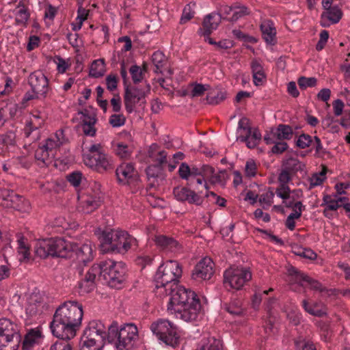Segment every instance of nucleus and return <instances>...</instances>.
Returning a JSON list of instances; mask_svg holds the SVG:
<instances>
[{
	"label": "nucleus",
	"instance_id": "e2e57ef3",
	"mask_svg": "<svg viewBox=\"0 0 350 350\" xmlns=\"http://www.w3.org/2000/svg\"><path fill=\"white\" fill-rule=\"evenodd\" d=\"M312 145L315 149V155L317 157H323L326 153V150L323 147L321 139L319 137L315 136Z\"/></svg>",
	"mask_w": 350,
	"mask_h": 350
},
{
	"label": "nucleus",
	"instance_id": "2eb2a0df",
	"mask_svg": "<svg viewBox=\"0 0 350 350\" xmlns=\"http://www.w3.org/2000/svg\"><path fill=\"white\" fill-rule=\"evenodd\" d=\"M21 305L25 308L27 316L34 317L42 312L44 299L40 293L33 292L24 295Z\"/></svg>",
	"mask_w": 350,
	"mask_h": 350
},
{
	"label": "nucleus",
	"instance_id": "c9c22d12",
	"mask_svg": "<svg viewBox=\"0 0 350 350\" xmlns=\"http://www.w3.org/2000/svg\"><path fill=\"white\" fill-rule=\"evenodd\" d=\"M274 135L280 140L290 139L293 135V131L289 125L281 124L278 126Z\"/></svg>",
	"mask_w": 350,
	"mask_h": 350
},
{
	"label": "nucleus",
	"instance_id": "f8f14e48",
	"mask_svg": "<svg viewBox=\"0 0 350 350\" xmlns=\"http://www.w3.org/2000/svg\"><path fill=\"white\" fill-rule=\"evenodd\" d=\"M171 297L167 304V311L171 313L172 311H178L183 306L199 299L198 295L190 289L178 285L170 287Z\"/></svg>",
	"mask_w": 350,
	"mask_h": 350
},
{
	"label": "nucleus",
	"instance_id": "052dcab7",
	"mask_svg": "<svg viewBox=\"0 0 350 350\" xmlns=\"http://www.w3.org/2000/svg\"><path fill=\"white\" fill-rule=\"evenodd\" d=\"M126 118L122 114H113L110 116L109 122L113 127H120L125 124Z\"/></svg>",
	"mask_w": 350,
	"mask_h": 350
},
{
	"label": "nucleus",
	"instance_id": "1a4fd4ad",
	"mask_svg": "<svg viewBox=\"0 0 350 350\" xmlns=\"http://www.w3.org/2000/svg\"><path fill=\"white\" fill-rule=\"evenodd\" d=\"M150 329L158 339L166 345L176 347L179 342L177 327L167 319H160L153 322Z\"/></svg>",
	"mask_w": 350,
	"mask_h": 350
},
{
	"label": "nucleus",
	"instance_id": "423d86ee",
	"mask_svg": "<svg viewBox=\"0 0 350 350\" xmlns=\"http://www.w3.org/2000/svg\"><path fill=\"white\" fill-rule=\"evenodd\" d=\"M206 192L202 194V191H195L187 187H176L174 188L173 193L175 198L180 202H187L190 204L202 206L204 198H213L215 203L219 206H226V200L217 196L213 191H208L207 184L205 183Z\"/></svg>",
	"mask_w": 350,
	"mask_h": 350
},
{
	"label": "nucleus",
	"instance_id": "39448f33",
	"mask_svg": "<svg viewBox=\"0 0 350 350\" xmlns=\"http://www.w3.org/2000/svg\"><path fill=\"white\" fill-rule=\"evenodd\" d=\"M180 264H161L156 273L155 293L158 296L167 295V291L177 285L176 282L182 275Z\"/></svg>",
	"mask_w": 350,
	"mask_h": 350
},
{
	"label": "nucleus",
	"instance_id": "bf43d9fd",
	"mask_svg": "<svg viewBox=\"0 0 350 350\" xmlns=\"http://www.w3.org/2000/svg\"><path fill=\"white\" fill-rule=\"evenodd\" d=\"M247 14H249V12L247 7L244 5H234V12L230 20L231 21H236Z\"/></svg>",
	"mask_w": 350,
	"mask_h": 350
},
{
	"label": "nucleus",
	"instance_id": "f3484780",
	"mask_svg": "<svg viewBox=\"0 0 350 350\" xmlns=\"http://www.w3.org/2000/svg\"><path fill=\"white\" fill-rule=\"evenodd\" d=\"M146 91L137 87H126L124 90V102L126 111L131 113L137 103L142 101V104L146 102L142 101L146 97Z\"/></svg>",
	"mask_w": 350,
	"mask_h": 350
},
{
	"label": "nucleus",
	"instance_id": "49530a36",
	"mask_svg": "<svg viewBox=\"0 0 350 350\" xmlns=\"http://www.w3.org/2000/svg\"><path fill=\"white\" fill-rule=\"evenodd\" d=\"M226 310L233 315H241L243 312L242 302L239 299H234L226 307Z\"/></svg>",
	"mask_w": 350,
	"mask_h": 350
},
{
	"label": "nucleus",
	"instance_id": "c85d7f7f",
	"mask_svg": "<svg viewBox=\"0 0 350 350\" xmlns=\"http://www.w3.org/2000/svg\"><path fill=\"white\" fill-rule=\"evenodd\" d=\"M251 69L253 76V81L255 85H261L266 79L262 64L257 60H253L251 63Z\"/></svg>",
	"mask_w": 350,
	"mask_h": 350
},
{
	"label": "nucleus",
	"instance_id": "4468645a",
	"mask_svg": "<svg viewBox=\"0 0 350 350\" xmlns=\"http://www.w3.org/2000/svg\"><path fill=\"white\" fill-rule=\"evenodd\" d=\"M55 144L51 139H46L45 143L35 151V159L41 167L49 165L57 156V150L54 148Z\"/></svg>",
	"mask_w": 350,
	"mask_h": 350
},
{
	"label": "nucleus",
	"instance_id": "393cba45",
	"mask_svg": "<svg viewBox=\"0 0 350 350\" xmlns=\"http://www.w3.org/2000/svg\"><path fill=\"white\" fill-rule=\"evenodd\" d=\"M152 62L155 67L154 70V72L160 73L164 76L172 75V72L171 70L166 66L167 59L162 52L159 51H155L152 55Z\"/></svg>",
	"mask_w": 350,
	"mask_h": 350
},
{
	"label": "nucleus",
	"instance_id": "864d4df0",
	"mask_svg": "<svg viewBox=\"0 0 350 350\" xmlns=\"http://www.w3.org/2000/svg\"><path fill=\"white\" fill-rule=\"evenodd\" d=\"M191 90L189 93L191 97H198L204 94V93L209 88L208 85H203L201 83H193L191 85Z\"/></svg>",
	"mask_w": 350,
	"mask_h": 350
},
{
	"label": "nucleus",
	"instance_id": "f257e3e1",
	"mask_svg": "<svg viewBox=\"0 0 350 350\" xmlns=\"http://www.w3.org/2000/svg\"><path fill=\"white\" fill-rule=\"evenodd\" d=\"M82 305L75 301H66L53 314L50 327L53 334L62 340H70L76 335L83 318Z\"/></svg>",
	"mask_w": 350,
	"mask_h": 350
},
{
	"label": "nucleus",
	"instance_id": "a211bd4d",
	"mask_svg": "<svg viewBox=\"0 0 350 350\" xmlns=\"http://www.w3.org/2000/svg\"><path fill=\"white\" fill-rule=\"evenodd\" d=\"M28 83L34 92L44 97L46 96L49 91V81L43 72L37 70L31 73L28 77Z\"/></svg>",
	"mask_w": 350,
	"mask_h": 350
},
{
	"label": "nucleus",
	"instance_id": "6e6d98bb",
	"mask_svg": "<svg viewBox=\"0 0 350 350\" xmlns=\"http://www.w3.org/2000/svg\"><path fill=\"white\" fill-rule=\"evenodd\" d=\"M345 198L334 196V198L332 201H329V204L327 205L324 210V215L327 216V212L329 211H336L339 207L342 206L341 202Z\"/></svg>",
	"mask_w": 350,
	"mask_h": 350
},
{
	"label": "nucleus",
	"instance_id": "7ed1b4c3",
	"mask_svg": "<svg viewBox=\"0 0 350 350\" xmlns=\"http://www.w3.org/2000/svg\"><path fill=\"white\" fill-rule=\"evenodd\" d=\"M286 271L290 284H299L302 287L308 286L310 290L320 293L322 298L336 297L338 295V289L327 288L319 280L292 265L286 267Z\"/></svg>",
	"mask_w": 350,
	"mask_h": 350
},
{
	"label": "nucleus",
	"instance_id": "ddd939ff",
	"mask_svg": "<svg viewBox=\"0 0 350 350\" xmlns=\"http://www.w3.org/2000/svg\"><path fill=\"white\" fill-rule=\"evenodd\" d=\"M95 234L100 240L102 251L114 253L115 250H117V243L126 235V232L114 229H98Z\"/></svg>",
	"mask_w": 350,
	"mask_h": 350
},
{
	"label": "nucleus",
	"instance_id": "f03ea898",
	"mask_svg": "<svg viewBox=\"0 0 350 350\" xmlns=\"http://www.w3.org/2000/svg\"><path fill=\"white\" fill-rule=\"evenodd\" d=\"M73 247L62 238L39 240L34 247L35 256L40 259L67 258L73 254Z\"/></svg>",
	"mask_w": 350,
	"mask_h": 350
},
{
	"label": "nucleus",
	"instance_id": "cd10ccee",
	"mask_svg": "<svg viewBox=\"0 0 350 350\" xmlns=\"http://www.w3.org/2000/svg\"><path fill=\"white\" fill-rule=\"evenodd\" d=\"M42 338V333L38 329H32L28 332L23 341V350H31L33 347L38 344Z\"/></svg>",
	"mask_w": 350,
	"mask_h": 350
},
{
	"label": "nucleus",
	"instance_id": "4c0bfd02",
	"mask_svg": "<svg viewBox=\"0 0 350 350\" xmlns=\"http://www.w3.org/2000/svg\"><path fill=\"white\" fill-rule=\"evenodd\" d=\"M53 225L55 228H59V232L69 229H76L78 226V224L75 221H68L64 217L55 218Z\"/></svg>",
	"mask_w": 350,
	"mask_h": 350
},
{
	"label": "nucleus",
	"instance_id": "8fccbe9b",
	"mask_svg": "<svg viewBox=\"0 0 350 350\" xmlns=\"http://www.w3.org/2000/svg\"><path fill=\"white\" fill-rule=\"evenodd\" d=\"M274 196L275 193L269 188L267 192L260 196L258 201L263 205L264 208L269 207L273 203Z\"/></svg>",
	"mask_w": 350,
	"mask_h": 350
},
{
	"label": "nucleus",
	"instance_id": "a878e982",
	"mask_svg": "<svg viewBox=\"0 0 350 350\" xmlns=\"http://www.w3.org/2000/svg\"><path fill=\"white\" fill-rule=\"evenodd\" d=\"M214 271L211 264H196L193 270L192 278L197 282L208 280L211 278Z\"/></svg>",
	"mask_w": 350,
	"mask_h": 350
},
{
	"label": "nucleus",
	"instance_id": "3c124183",
	"mask_svg": "<svg viewBox=\"0 0 350 350\" xmlns=\"http://www.w3.org/2000/svg\"><path fill=\"white\" fill-rule=\"evenodd\" d=\"M298 85L301 90H306L308 88L315 87L317 83V79L315 77H300L297 80Z\"/></svg>",
	"mask_w": 350,
	"mask_h": 350
},
{
	"label": "nucleus",
	"instance_id": "412c9836",
	"mask_svg": "<svg viewBox=\"0 0 350 350\" xmlns=\"http://www.w3.org/2000/svg\"><path fill=\"white\" fill-rule=\"evenodd\" d=\"M98 271L95 265L92 266L90 269L87 271L84 279H83L78 284V293L80 295H85L92 291L95 286L94 279Z\"/></svg>",
	"mask_w": 350,
	"mask_h": 350
},
{
	"label": "nucleus",
	"instance_id": "0eeeda50",
	"mask_svg": "<svg viewBox=\"0 0 350 350\" xmlns=\"http://www.w3.org/2000/svg\"><path fill=\"white\" fill-rule=\"evenodd\" d=\"M137 334L135 325L126 323L119 327L113 321L109 325L108 342L114 344L118 350H123L137 337Z\"/></svg>",
	"mask_w": 350,
	"mask_h": 350
},
{
	"label": "nucleus",
	"instance_id": "de8ad7c7",
	"mask_svg": "<svg viewBox=\"0 0 350 350\" xmlns=\"http://www.w3.org/2000/svg\"><path fill=\"white\" fill-rule=\"evenodd\" d=\"M132 80L135 84L139 83L142 81L144 73L141 67L137 65H133L129 68Z\"/></svg>",
	"mask_w": 350,
	"mask_h": 350
},
{
	"label": "nucleus",
	"instance_id": "603ef678",
	"mask_svg": "<svg viewBox=\"0 0 350 350\" xmlns=\"http://www.w3.org/2000/svg\"><path fill=\"white\" fill-rule=\"evenodd\" d=\"M195 5V3H190L185 7L180 21L181 24L185 23L193 17L195 12L193 8Z\"/></svg>",
	"mask_w": 350,
	"mask_h": 350
},
{
	"label": "nucleus",
	"instance_id": "4be33fe9",
	"mask_svg": "<svg viewBox=\"0 0 350 350\" xmlns=\"http://www.w3.org/2000/svg\"><path fill=\"white\" fill-rule=\"evenodd\" d=\"M44 120L40 118L39 116L33 115L30 121L26 124L24 129L26 137H31V140L35 142L40 138L39 129L43 125Z\"/></svg>",
	"mask_w": 350,
	"mask_h": 350
},
{
	"label": "nucleus",
	"instance_id": "ea45409f",
	"mask_svg": "<svg viewBox=\"0 0 350 350\" xmlns=\"http://www.w3.org/2000/svg\"><path fill=\"white\" fill-rule=\"evenodd\" d=\"M105 72V63L102 59L94 60L90 70V75L94 77L98 78L102 77Z\"/></svg>",
	"mask_w": 350,
	"mask_h": 350
},
{
	"label": "nucleus",
	"instance_id": "a18cd8bd",
	"mask_svg": "<svg viewBox=\"0 0 350 350\" xmlns=\"http://www.w3.org/2000/svg\"><path fill=\"white\" fill-rule=\"evenodd\" d=\"M302 306L307 312L313 316L321 317L326 314V310L324 307L316 308L310 306L306 299L302 301Z\"/></svg>",
	"mask_w": 350,
	"mask_h": 350
},
{
	"label": "nucleus",
	"instance_id": "37998d69",
	"mask_svg": "<svg viewBox=\"0 0 350 350\" xmlns=\"http://www.w3.org/2000/svg\"><path fill=\"white\" fill-rule=\"evenodd\" d=\"M30 14L26 7H23L18 10L16 14L15 21L17 25L25 26L29 18Z\"/></svg>",
	"mask_w": 350,
	"mask_h": 350
},
{
	"label": "nucleus",
	"instance_id": "0e129e2a",
	"mask_svg": "<svg viewBox=\"0 0 350 350\" xmlns=\"http://www.w3.org/2000/svg\"><path fill=\"white\" fill-rule=\"evenodd\" d=\"M163 167H161L159 165H150L146 168V174L148 177L156 178L158 177L161 174Z\"/></svg>",
	"mask_w": 350,
	"mask_h": 350
},
{
	"label": "nucleus",
	"instance_id": "f704fd0d",
	"mask_svg": "<svg viewBox=\"0 0 350 350\" xmlns=\"http://www.w3.org/2000/svg\"><path fill=\"white\" fill-rule=\"evenodd\" d=\"M238 129H247V131L244 134H241L238 137V139L241 142H245L247 144L253 131V129L250 126L249 119L245 117L241 118L238 123Z\"/></svg>",
	"mask_w": 350,
	"mask_h": 350
},
{
	"label": "nucleus",
	"instance_id": "5701e85b",
	"mask_svg": "<svg viewBox=\"0 0 350 350\" xmlns=\"http://www.w3.org/2000/svg\"><path fill=\"white\" fill-rule=\"evenodd\" d=\"M221 15L217 13H211L206 16L203 21V29H200L201 36H208L212 31L216 29L221 23Z\"/></svg>",
	"mask_w": 350,
	"mask_h": 350
},
{
	"label": "nucleus",
	"instance_id": "c03bdc74",
	"mask_svg": "<svg viewBox=\"0 0 350 350\" xmlns=\"http://www.w3.org/2000/svg\"><path fill=\"white\" fill-rule=\"evenodd\" d=\"M47 139H51L54 142L55 145L54 146V148L57 150L62 145L66 144L68 142V139L64 135V130L62 129L57 131L54 136L49 137Z\"/></svg>",
	"mask_w": 350,
	"mask_h": 350
},
{
	"label": "nucleus",
	"instance_id": "680f3d73",
	"mask_svg": "<svg viewBox=\"0 0 350 350\" xmlns=\"http://www.w3.org/2000/svg\"><path fill=\"white\" fill-rule=\"evenodd\" d=\"M82 173L75 171L67 176V180L74 187H77L81 184Z\"/></svg>",
	"mask_w": 350,
	"mask_h": 350
},
{
	"label": "nucleus",
	"instance_id": "20e7f679",
	"mask_svg": "<svg viewBox=\"0 0 350 350\" xmlns=\"http://www.w3.org/2000/svg\"><path fill=\"white\" fill-rule=\"evenodd\" d=\"M85 165L100 174L108 173L114 169L112 157L107 154L100 144L91 145L83 154Z\"/></svg>",
	"mask_w": 350,
	"mask_h": 350
},
{
	"label": "nucleus",
	"instance_id": "6e6552de",
	"mask_svg": "<svg viewBox=\"0 0 350 350\" xmlns=\"http://www.w3.org/2000/svg\"><path fill=\"white\" fill-rule=\"evenodd\" d=\"M21 341L18 326L8 319H0V350H17Z\"/></svg>",
	"mask_w": 350,
	"mask_h": 350
},
{
	"label": "nucleus",
	"instance_id": "473e14b6",
	"mask_svg": "<svg viewBox=\"0 0 350 350\" xmlns=\"http://www.w3.org/2000/svg\"><path fill=\"white\" fill-rule=\"evenodd\" d=\"M90 329L91 332L97 333L98 334L102 335L107 338L108 341L109 336V325L107 327L105 324L99 320H93L89 322L88 326L85 327Z\"/></svg>",
	"mask_w": 350,
	"mask_h": 350
},
{
	"label": "nucleus",
	"instance_id": "774afa93",
	"mask_svg": "<svg viewBox=\"0 0 350 350\" xmlns=\"http://www.w3.org/2000/svg\"><path fill=\"white\" fill-rule=\"evenodd\" d=\"M295 347L298 350H316L313 343L305 340H298L295 342Z\"/></svg>",
	"mask_w": 350,
	"mask_h": 350
},
{
	"label": "nucleus",
	"instance_id": "09e8293b",
	"mask_svg": "<svg viewBox=\"0 0 350 350\" xmlns=\"http://www.w3.org/2000/svg\"><path fill=\"white\" fill-rule=\"evenodd\" d=\"M149 157L157 163L156 165H159L161 167H163V165L167 163V152L165 150L154 154L151 150L149 151Z\"/></svg>",
	"mask_w": 350,
	"mask_h": 350
},
{
	"label": "nucleus",
	"instance_id": "5fc2aeb1",
	"mask_svg": "<svg viewBox=\"0 0 350 350\" xmlns=\"http://www.w3.org/2000/svg\"><path fill=\"white\" fill-rule=\"evenodd\" d=\"M261 133L256 128L253 129L251 137L249 138L246 145L249 148H254L261 140Z\"/></svg>",
	"mask_w": 350,
	"mask_h": 350
},
{
	"label": "nucleus",
	"instance_id": "aec40b11",
	"mask_svg": "<svg viewBox=\"0 0 350 350\" xmlns=\"http://www.w3.org/2000/svg\"><path fill=\"white\" fill-rule=\"evenodd\" d=\"M342 11L337 5L326 9L321 15V25L323 27H328L332 24H336L342 18Z\"/></svg>",
	"mask_w": 350,
	"mask_h": 350
},
{
	"label": "nucleus",
	"instance_id": "2f4dec72",
	"mask_svg": "<svg viewBox=\"0 0 350 350\" xmlns=\"http://www.w3.org/2000/svg\"><path fill=\"white\" fill-rule=\"evenodd\" d=\"M117 243V250H115L114 253L124 254L133 245H137V240L126 232V235L120 239Z\"/></svg>",
	"mask_w": 350,
	"mask_h": 350
},
{
	"label": "nucleus",
	"instance_id": "13d9d810",
	"mask_svg": "<svg viewBox=\"0 0 350 350\" xmlns=\"http://www.w3.org/2000/svg\"><path fill=\"white\" fill-rule=\"evenodd\" d=\"M116 154L122 159L128 158L131 155V150L128 146L124 143H118L115 146Z\"/></svg>",
	"mask_w": 350,
	"mask_h": 350
},
{
	"label": "nucleus",
	"instance_id": "dca6fc26",
	"mask_svg": "<svg viewBox=\"0 0 350 350\" xmlns=\"http://www.w3.org/2000/svg\"><path fill=\"white\" fill-rule=\"evenodd\" d=\"M202 310L201 303L199 299L192 301L185 306H183L178 311H172L171 314H174L176 318L180 319L186 322H192L196 321Z\"/></svg>",
	"mask_w": 350,
	"mask_h": 350
},
{
	"label": "nucleus",
	"instance_id": "7c9ffc66",
	"mask_svg": "<svg viewBox=\"0 0 350 350\" xmlns=\"http://www.w3.org/2000/svg\"><path fill=\"white\" fill-rule=\"evenodd\" d=\"M79 262H89L92 260V250L89 241L85 243L76 252Z\"/></svg>",
	"mask_w": 350,
	"mask_h": 350
},
{
	"label": "nucleus",
	"instance_id": "69168bd1",
	"mask_svg": "<svg viewBox=\"0 0 350 350\" xmlns=\"http://www.w3.org/2000/svg\"><path fill=\"white\" fill-rule=\"evenodd\" d=\"M226 98V94L225 92H217L216 96H207L206 100L210 105H218Z\"/></svg>",
	"mask_w": 350,
	"mask_h": 350
},
{
	"label": "nucleus",
	"instance_id": "6ab92c4d",
	"mask_svg": "<svg viewBox=\"0 0 350 350\" xmlns=\"http://www.w3.org/2000/svg\"><path fill=\"white\" fill-rule=\"evenodd\" d=\"M153 241L158 248L166 252H178L181 250V245L173 237L163 234L155 235Z\"/></svg>",
	"mask_w": 350,
	"mask_h": 350
},
{
	"label": "nucleus",
	"instance_id": "9b49d317",
	"mask_svg": "<svg viewBox=\"0 0 350 350\" xmlns=\"http://www.w3.org/2000/svg\"><path fill=\"white\" fill-rule=\"evenodd\" d=\"M98 273L108 285L119 288L125 279V268L122 264H94Z\"/></svg>",
	"mask_w": 350,
	"mask_h": 350
},
{
	"label": "nucleus",
	"instance_id": "72a5a7b5",
	"mask_svg": "<svg viewBox=\"0 0 350 350\" xmlns=\"http://www.w3.org/2000/svg\"><path fill=\"white\" fill-rule=\"evenodd\" d=\"M18 253L20 256L19 260H28L30 252H29V246L27 243V239L25 238L23 236L18 235Z\"/></svg>",
	"mask_w": 350,
	"mask_h": 350
},
{
	"label": "nucleus",
	"instance_id": "b1692460",
	"mask_svg": "<svg viewBox=\"0 0 350 350\" xmlns=\"http://www.w3.org/2000/svg\"><path fill=\"white\" fill-rule=\"evenodd\" d=\"M116 174L118 182L125 185L129 183L137 172L131 163H123L116 168Z\"/></svg>",
	"mask_w": 350,
	"mask_h": 350
},
{
	"label": "nucleus",
	"instance_id": "9d476101",
	"mask_svg": "<svg viewBox=\"0 0 350 350\" xmlns=\"http://www.w3.org/2000/svg\"><path fill=\"white\" fill-rule=\"evenodd\" d=\"M252 276L249 267L232 264L224 273V283L226 286L228 285L230 288L240 290L252 279Z\"/></svg>",
	"mask_w": 350,
	"mask_h": 350
},
{
	"label": "nucleus",
	"instance_id": "58836bf2",
	"mask_svg": "<svg viewBox=\"0 0 350 350\" xmlns=\"http://www.w3.org/2000/svg\"><path fill=\"white\" fill-rule=\"evenodd\" d=\"M197 350H222L221 343L219 340L211 337L203 340L200 348Z\"/></svg>",
	"mask_w": 350,
	"mask_h": 350
},
{
	"label": "nucleus",
	"instance_id": "e433bc0d",
	"mask_svg": "<svg viewBox=\"0 0 350 350\" xmlns=\"http://www.w3.org/2000/svg\"><path fill=\"white\" fill-rule=\"evenodd\" d=\"M83 339L93 342L94 344L96 343V345L104 346L106 341H107V338L102 335L91 332L90 329L86 328L83 332Z\"/></svg>",
	"mask_w": 350,
	"mask_h": 350
},
{
	"label": "nucleus",
	"instance_id": "bb28decb",
	"mask_svg": "<svg viewBox=\"0 0 350 350\" xmlns=\"http://www.w3.org/2000/svg\"><path fill=\"white\" fill-rule=\"evenodd\" d=\"M260 30L265 41L269 44L274 45L276 42V29L273 23L270 20L264 21L260 25Z\"/></svg>",
	"mask_w": 350,
	"mask_h": 350
},
{
	"label": "nucleus",
	"instance_id": "79ce46f5",
	"mask_svg": "<svg viewBox=\"0 0 350 350\" xmlns=\"http://www.w3.org/2000/svg\"><path fill=\"white\" fill-rule=\"evenodd\" d=\"M275 194L283 200V204L286 207L292 206L290 202L285 200L289 198L290 194H291V190L288 185H280L275 190Z\"/></svg>",
	"mask_w": 350,
	"mask_h": 350
},
{
	"label": "nucleus",
	"instance_id": "338daca9",
	"mask_svg": "<svg viewBox=\"0 0 350 350\" xmlns=\"http://www.w3.org/2000/svg\"><path fill=\"white\" fill-rule=\"evenodd\" d=\"M256 164L253 159H249L245 163V172L247 176L253 177L256 174Z\"/></svg>",
	"mask_w": 350,
	"mask_h": 350
},
{
	"label": "nucleus",
	"instance_id": "4d7b16f0",
	"mask_svg": "<svg viewBox=\"0 0 350 350\" xmlns=\"http://www.w3.org/2000/svg\"><path fill=\"white\" fill-rule=\"evenodd\" d=\"M314 139L308 134L300 135L296 141V145L301 149H304L312 145Z\"/></svg>",
	"mask_w": 350,
	"mask_h": 350
},
{
	"label": "nucleus",
	"instance_id": "a19ab883",
	"mask_svg": "<svg viewBox=\"0 0 350 350\" xmlns=\"http://www.w3.org/2000/svg\"><path fill=\"white\" fill-rule=\"evenodd\" d=\"M83 211L85 213H90L100 205V200L94 197H87V198L83 201Z\"/></svg>",
	"mask_w": 350,
	"mask_h": 350
},
{
	"label": "nucleus",
	"instance_id": "c756f323",
	"mask_svg": "<svg viewBox=\"0 0 350 350\" xmlns=\"http://www.w3.org/2000/svg\"><path fill=\"white\" fill-rule=\"evenodd\" d=\"M0 197L5 201L10 202V206L14 208H19V203L21 202L22 196L16 194L14 191L1 189H0Z\"/></svg>",
	"mask_w": 350,
	"mask_h": 350
}]
</instances>
